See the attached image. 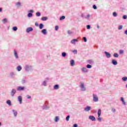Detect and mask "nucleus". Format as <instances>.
I'll list each match as a JSON object with an SVG mask.
<instances>
[{
	"label": "nucleus",
	"instance_id": "obj_22",
	"mask_svg": "<svg viewBox=\"0 0 127 127\" xmlns=\"http://www.w3.org/2000/svg\"><path fill=\"white\" fill-rule=\"evenodd\" d=\"M59 120H60L59 117L56 116V117H55V122L56 123H57L58 122H59Z\"/></svg>",
	"mask_w": 127,
	"mask_h": 127
},
{
	"label": "nucleus",
	"instance_id": "obj_29",
	"mask_svg": "<svg viewBox=\"0 0 127 127\" xmlns=\"http://www.w3.org/2000/svg\"><path fill=\"white\" fill-rule=\"evenodd\" d=\"M113 56L115 58H118V57H119V54H118V53H114Z\"/></svg>",
	"mask_w": 127,
	"mask_h": 127
},
{
	"label": "nucleus",
	"instance_id": "obj_39",
	"mask_svg": "<svg viewBox=\"0 0 127 127\" xmlns=\"http://www.w3.org/2000/svg\"><path fill=\"white\" fill-rule=\"evenodd\" d=\"M118 29H119V30H121L123 29V25L119 26Z\"/></svg>",
	"mask_w": 127,
	"mask_h": 127
},
{
	"label": "nucleus",
	"instance_id": "obj_14",
	"mask_svg": "<svg viewBox=\"0 0 127 127\" xmlns=\"http://www.w3.org/2000/svg\"><path fill=\"white\" fill-rule=\"evenodd\" d=\"M111 63H112L113 64L115 65H118V62L115 59L112 60Z\"/></svg>",
	"mask_w": 127,
	"mask_h": 127
},
{
	"label": "nucleus",
	"instance_id": "obj_48",
	"mask_svg": "<svg viewBox=\"0 0 127 127\" xmlns=\"http://www.w3.org/2000/svg\"><path fill=\"white\" fill-rule=\"evenodd\" d=\"M120 54H124V50H121L119 51Z\"/></svg>",
	"mask_w": 127,
	"mask_h": 127
},
{
	"label": "nucleus",
	"instance_id": "obj_59",
	"mask_svg": "<svg viewBox=\"0 0 127 127\" xmlns=\"http://www.w3.org/2000/svg\"><path fill=\"white\" fill-rule=\"evenodd\" d=\"M97 28H100V26L99 25H97Z\"/></svg>",
	"mask_w": 127,
	"mask_h": 127
},
{
	"label": "nucleus",
	"instance_id": "obj_26",
	"mask_svg": "<svg viewBox=\"0 0 127 127\" xmlns=\"http://www.w3.org/2000/svg\"><path fill=\"white\" fill-rule=\"evenodd\" d=\"M121 101H122V102L123 105H126V102H125V100L124 99V98L121 97Z\"/></svg>",
	"mask_w": 127,
	"mask_h": 127
},
{
	"label": "nucleus",
	"instance_id": "obj_12",
	"mask_svg": "<svg viewBox=\"0 0 127 127\" xmlns=\"http://www.w3.org/2000/svg\"><path fill=\"white\" fill-rule=\"evenodd\" d=\"M89 119L92 121V122H95L96 121V118H95L94 116H89Z\"/></svg>",
	"mask_w": 127,
	"mask_h": 127
},
{
	"label": "nucleus",
	"instance_id": "obj_58",
	"mask_svg": "<svg viewBox=\"0 0 127 127\" xmlns=\"http://www.w3.org/2000/svg\"><path fill=\"white\" fill-rule=\"evenodd\" d=\"M28 12H32V9H31L30 11H28Z\"/></svg>",
	"mask_w": 127,
	"mask_h": 127
},
{
	"label": "nucleus",
	"instance_id": "obj_62",
	"mask_svg": "<svg viewBox=\"0 0 127 127\" xmlns=\"http://www.w3.org/2000/svg\"><path fill=\"white\" fill-rule=\"evenodd\" d=\"M0 126H1V123L0 122Z\"/></svg>",
	"mask_w": 127,
	"mask_h": 127
},
{
	"label": "nucleus",
	"instance_id": "obj_23",
	"mask_svg": "<svg viewBox=\"0 0 127 127\" xmlns=\"http://www.w3.org/2000/svg\"><path fill=\"white\" fill-rule=\"evenodd\" d=\"M12 112L13 113L14 117H16V116H17V112L14 110H13Z\"/></svg>",
	"mask_w": 127,
	"mask_h": 127
},
{
	"label": "nucleus",
	"instance_id": "obj_56",
	"mask_svg": "<svg viewBox=\"0 0 127 127\" xmlns=\"http://www.w3.org/2000/svg\"><path fill=\"white\" fill-rule=\"evenodd\" d=\"M78 127V125H77V124H74L73 127Z\"/></svg>",
	"mask_w": 127,
	"mask_h": 127
},
{
	"label": "nucleus",
	"instance_id": "obj_54",
	"mask_svg": "<svg viewBox=\"0 0 127 127\" xmlns=\"http://www.w3.org/2000/svg\"><path fill=\"white\" fill-rule=\"evenodd\" d=\"M27 99H31V96H29V95H27Z\"/></svg>",
	"mask_w": 127,
	"mask_h": 127
},
{
	"label": "nucleus",
	"instance_id": "obj_17",
	"mask_svg": "<svg viewBox=\"0 0 127 127\" xmlns=\"http://www.w3.org/2000/svg\"><path fill=\"white\" fill-rule=\"evenodd\" d=\"M42 109H43V110H48V109H49V106L44 104V105L43 106H42Z\"/></svg>",
	"mask_w": 127,
	"mask_h": 127
},
{
	"label": "nucleus",
	"instance_id": "obj_60",
	"mask_svg": "<svg viewBox=\"0 0 127 127\" xmlns=\"http://www.w3.org/2000/svg\"><path fill=\"white\" fill-rule=\"evenodd\" d=\"M2 9H1V8H0V12H1V11H2Z\"/></svg>",
	"mask_w": 127,
	"mask_h": 127
},
{
	"label": "nucleus",
	"instance_id": "obj_25",
	"mask_svg": "<svg viewBox=\"0 0 127 127\" xmlns=\"http://www.w3.org/2000/svg\"><path fill=\"white\" fill-rule=\"evenodd\" d=\"M21 69H22V68L21 67V66L19 65L17 67V71H21Z\"/></svg>",
	"mask_w": 127,
	"mask_h": 127
},
{
	"label": "nucleus",
	"instance_id": "obj_44",
	"mask_svg": "<svg viewBox=\"0 0 127 127\" xmlns=\"http://www.w3.org/2000/svg\"><path fill=\"white\" fill-rule=\"evenodd\" d=\"M32 16V14L31 13H29L28 14V17H31Z\"/></svg>",
	"mask_w": 127,
	"mask_h": 127
},
{
	"label": "nucleus",
	"instance_id": "obj_35",
	"mask_svg": "<svg viewBox=\"0 0 127 127\" xmlns=\"http://www.w3.org/2000/svg\"><path fill=\"white\" fill-rule=\"evenodd\" d=\"M12 29L14 31H16V30H17V27L16 26L13 27Z\"/></svg>",
	"mask_w": 127,
	"mask_h": 127
},
{
	"label": "nucleus",
	"instance_id": "obj_57",
	"mask_svg": "<svg viewBox=\"0 0 127 127\" xmlns=\"http://www.w3.org/2000/svg\"><path fill=\"white\" fill-rule=\"evenodd\" d=\"M125 34H126L127 35V30H126L125 31Z\"/></svg>",
	"mask_w": 127,
	"mask_h": 127
},
{
	"label": "nucleus",
	"instance_id": "obj_43",
	"mask_svg": "<svg viewBox=\"0 0 127 127\" xmlns=\"http://www.w3.org/2000/svg\"><path fill=\"white\" fill-rule=\"evenodd\" d=\"M67 33H68V34H73V32H72L70 30H68V31H67Z\"/></svg>",
	"mask_w": 127,
	"mask_h": 127
},
{
	"label": "nucleus",
	"instance_id": "obj_55",
	"mask_svg": "<svg viewBox=\"0 0 127 127\" xmlns=\"http://www.w3.org/2000/svg\"><path fill=\"white\" fill-rule=\"evenodd\" d=\"M45 105L47 106V105H48V101H46L45 103Z\"/></svg>",
	"mask_w": 127,
	"mask_h": 127
},
{
	"label": "nucleus",
	"instance_id": "obj_27",
	"mask_svg": "<svg viewBox=\"0 0 127 127\" xmlns=\"http://www.w3.org/2000/svg\"><path fill=\"white\" fill-rule=\"evenodd\" d=\"M6 104L8 105V106H11V101H10V100H7L6 101Z\"/></svg>",
	"mask_w": 127,
	"mask_h": 127
},
{
	"label": "nucleus",
	"instance_id": "obj_8",
	"mask_svg": "<svg viewBox=\"0 0 127 127\" xmlns=\"http://www.w3.org/2000/svg\"><path fill=\"white\" fill-rule=\"evenodd\" d=\"M107 58H111L112 57V55L110 54L109 53H108L107 52H104Z\"/></svg>",
	"mask_w": 127,
	"mask_h": 127
},
{
	"label": "nucleus",
	"instance_id": "obj_41",
	"mask_svg": "<svg viewBox=\"0 0 127 127\" xmlns=\"http://www.w3.org/2000/svg\"><path fill=\"white\" fill-rule=\"evenodd\" d=\"M82 39L84 42H87V38H86L85 37H83Z\"/></svg>",
	"mask_w": 127,
	"mask_h": 127
},
{
	"label": "nucleus",
	"instance_id": "obj_42",
	"mask_svg": "<svg viewBox=\"0 0 127 127\" xmlns=\"http://www.w3.org/2000/svg\"><path fill=\"white\" fill-rule=\"evenodd\" d=\"M69 119H70V116L68 115V116L66 117V121L67 122H68Z\"/></svg>",
	"mask_w": 127,
	"mask_h": 127
},
{
	"label": "nucleus",
	"instance_id": "obj_19",
	"mask_svg": "<svg viewBox=\"0 0 127 127\" xmlns=\"http://www.w3.org/2000/svg\"><path fill=\"white\" fill-rule=\"evenodd\" d=\"M70 65L72 67L75 65V61L73 60L70 61Z\"/></svg>",
	"mask_w": 127,
	"mask_h": 127
},
{
	"label": "nucleus",
	"instance_id": "obj_10",
	"mask_svg": "<svg viewBox=\"0 0 127 127\" xmlns=\"http://www.w3.org/2000/svg\"><path fill=\"white\" fill-rule=\"evenodd\" d=\"M15 93H16V90L15 89H12L11 92V97H13V96H14V94H15Z\"/></svg>",
	"mask_w": 127,
	"mask_h": 127
},
{
	"label": "nucleus",
	"instance_id": "obj_37",
	"mask_svg": "<svg viewBox=\"0 0 127 127\" xmlns=\"http://www.w3.org/2000/svg\"><path fill=\"white\" fill-rule=\"evenodd\" d=\"M71 52H72V53H74V54H77V50H72V51H71Z\"/></svg>",
	"mask_w": 127,
	"mask_h": 127
},
{
	"label": "nucleus",
	"instance_id": "obj_24",
	"mask_svg": "<svg viewBox=\"0 0 127 127\" xmlns=\"http://www.w3.org/2000/svg\"><path fill=\"white\" fill-rule=\"evenodd\" d=\"M42 20H43V21H45L46 20H47V19H48V17H43L41 18Z\"/></svg>",
	"mask_w": 127,
	"mask_h": 127
},
{
	"label": "nucleus",
	"instance_id": "obj_7",
	"mask_svg": "<svg viewBox=\"0 0 127 127\" xmlns=\"http://www.w3.org/2000/svg\"><path fill=\"white\" fill-rule=\"evenodd\" d=\"M49 79L46 78L42 83V86H44L45 87L47 85V81H48Z\"/></svg>",
	"mask_w": 127,
	"mask_h": 127
},
{
	"label": "nucleus",
	"instance_id": "obj_16",
	"mask_svg": "<svg viewBox=\"0 0 127 127\" xmlns=\"http://www.w3.org/2000/svg\"><path fill=\"white\" fill-rule=\"evenodd\" d=\"M41 32L44 34V35H46L47 34V30H46V29H44L41 31Z\"/></svg>",
	"mask_w": 127,
	"mask_h": 127
},
{
	"label": "nucleus",
	"instance_id": "obj_32",
	"mask_svg": "<svg viewBox=\"0 0 127 127\" xmlns=\"http://www.w3.org/2000/svg\"><path fill=\"white\" fill-rule=\"evenodd\" d=\"M88 63H89V64H93V63H94V61L92 60H89L88 61Z\"/></svg>",
	"mask_w": 127,
	"mask_h": 127
},
{
	"label": "nucleus",
	"instance_id": "obj_50",
	"mask_svg": "<svg viewBox=\"0 0 127 127\" xmlns=\"http://www.w3.org/2000/svg\"><path fill=\"white\" fill-rule=\"evenodd\" d=\"M14 75V73H13V72H11L10 73V76H11L12 77H13Z\"/></svg>",
	"mask_w": 127,
	"mask_h": 127
},
{
	"label": "nucleus",
	"instance_id": "obj_4",
	"mask_svg": "<svg viewBox=\"0 0 127 127\" xmlns=\"http://www.w3.org/2000/svg\"><path fill=\"white\" fill-rule=\"evenodd\" d=\"M32 66H31V65L27 64L25 65V66L24 67V69L25 70V71H29L30 70H31V68Z\"/></svg>",
	"mask_w": 127,
	"mask_h": 127
},
{
	"label": "nucleus",
	"instance_id": "obj_49",
	"mask_svg": "<svg viewBox=\"0 0 127 127\" xmlns=\"http://www.w3.org/2000/svg\"><path fill=\"white\" fill-rule=\"evenodd\" d=\"M112 112H113V113H116V109L112 108Z\"/></svg>",
	"mask_w": 127,
	"mask_h": 127
},
{
	"label": "nucleus",
	"instance_id": "obj_6",
	"mask_svg": "<svg viewBox=\"0 0 127 127\" xmlns=\"http://www.w3.org/2000/svg\"><path fill=\"white\" fill-rule=\"evenodd\" d=\"M14 56L16 59H18V58H19L18 54H17V52L15 50H14Z\"/></svg>",
	"mask_w": 127,
	"mask_h": 127
},
{
	"label": "nucleus",
	"instance_id": "obj_30",
	"mask_svg": "<svg viewBox=\"0 0 127 127\" xmlns=\"http://www.w3.org/2000/svg\"><path fill=\"white\" fill-rule=\"evenodd\" d=\"M67 55V54L65 52H63L62 53V56L63 57H66V56Z\"/></svg>",
	"mask_w": 127,
	"mask_h": 127
},
{
	"label": "nucleus",
	"instance_id": "obj_46",
	"mask_svg": "<svg viewBox=\"0 0 127 127\" xmlns=\"http://www.w3.org/2000/svg\"><path fill=\"white\" fill-rule=\"evenodd\" d=\"M16 5H17V6H20V2H18L16 3Z\"/></svg>",
	"mask_w": 127,
	"mask_h": 127
},
{
	"label": "nucleus",
	"instance_id": "obj_36",
	"mask_svg": "<svg viewBox=\"0 0 127 127\" xmlns=\"http://www.w3.org/2000/svg\"><path fill=\"white\" fill-rule=\"evenodd\" d=\"M36 16H40V15H41V13L39 12H37L36 13Z\"/></svg>",
	"mask_w": 127,
	"mask_h": 127
},
{
	"label": "nucleus",
	"instance_id": "obj_21",
	"mask_svg": "<svg viewBox=\"0 0 127 127\" xmlns=\"http://www.w3.org/2000/svg\"><path fill=\"white\" fill-rule=\"evenodd\" d=\"M55 90H58L59 89V85L56 84L54 86Z\"/></svg>",
	"mask_w": 127,
	"mask_h": 127
},
{
	"label": "nucleus",
	"instance_id": "obj_9",
	"mask_svg": "<svg viewBox=\"0 0 127 127\" xmlns=\"http://www.w3.org/2000/svg\"><path fill=\"white\" fill-rule=\"evenodd\" d=\"M24 89H25L24 86H19L17 87V91H24Z\"/></svg>",
	"mask_w": 127,
	"mask_h": 127
},
{
	"label": "nucleus",
	"instance_id": "obj_1",
	"mask_svg": "<svg viewBox=\"0 0 127 127\" xmlns=\"http://www.w3.org/2000/svg\"><path fill=\"white\" fill-rule=\"evenodd\" d=\"M102 114V110L101 109H99L97 112V115L98 118H97L98 122H102V118H101V115Z\"/></svg>",
	"mask_w": 127,
	"mask_h": 127
},
{
	"label": "nucleus",
	"instance_id": "obj_61",
	"mask_svg": "<svg viewBox=\"0 0 127 127\" xmlns=\"http://www.w3.org/2000/svg\"><path fill=\"white\" fill-rule=\"evenodd\" d=\"M35 25H36V26L38 25V23H35Z\"/></svg>",
	"mask_w": 127,
	"mask_h": 127
},
{
	"label": "nucleus",
	"instance_id": "obj_28",
	"mask_svg": "<svg viewBox=\"0 0 127 127\" xmlns=\"http://www.w3.org/2000/svg\"><path fill=\"white\" fill-rule=\"evenodd\" d=\"M43 27H44V25H43V24L41 23L39 25V28L40 29H42L43 28Z\"/></svg>",
	"mask_w": 127,
	"mask_h": 127
},
{
	"label": "nucleus",
	"instance_id": "obj_33",
	"mask_svg": "<svg viewBox=\"0 0 127 127\" xmlns=\"http://www.w3.org/2000/svg\"><path fill=\"white\" fill-rule=\"evenodd\" d=\"M3 23H6L7 22V19L4 18L2 20Z\"/></svg>",
	"mask_w": 127,
	"mask_h": 127
},
{
	"label": "nucleus",
	"instance_id": "obj_11",
	"mask_svg": "<svg viewBox=\"0 0 127 127\" xmlns=\"http://www.w3.org/2000/svg\"><path fill=\"white\" fill-rule=\"evenodd\" d=\"M81 71L82 73H88L89 70L86 67H82L81 68Z\"/></svg>",
	"mask_w": 127,
	"mask_h": 127
},
{
	"label": "nucleus",
	"instance_id": "obj_3",
	"mask_svg": "<svg viewBox=\"0 0 127 127\" xmlns=\"http://www.w3.org/2000/svg\"><path fill=\"white\" fill-rule=\"evenodd\" d=\"M93 102H97L99 101V98L96 94H93Z\"/></svg>",
	"mask_w": 127,
	"mask_h": 127
},
{
	"label": "nucleus",
	"instance_id": "obj_31",
	"mask_svg": "<svg viewBox=\"0 0 127 127\" xmlns=\"http://www.w3.org/2000/svg\"><path fill=\"white\" fill-rule=\"evenodd\" d=\"M113 16H114V17H117V16H118V13H117L116 12H114L113 13Z\"/></svg>",
	"mask_w": 127,
	"mask_h": 127
},
{
	"label": "nucleus",
	"instance_id": "obj_34",
	"mask_svg": "<svg viewBox=\"0 0 127 127\" xmlns=\"http://www.w3.org/2000/svg\"><path fill=\"white\" fill-rule=\"evenodd\" d=\"M122 80L123 81H124V82H126L127 81V77H123L122 78Z\"/></svg>",
	"mask_w": 127,
	"mask_h": 127
},
{
	"label": "nucleus",
	"instance_id": "obj_15",
	"mask_svg": "<svg viewBox=\"0 0 127 127\" xmlns=\"http://www.w3.org/2000/svg\"><path fill=\"white\" fill-rule=\"evenodd\" d=\"M84 18H85V19H87V20H90V19L91 18V15H90V14L86 15L84 17Z\"/></svg>",
	"mask_w": 127,
	"mask_h": 127
},
{
	"label": "nucleus",
	"instance_id": "obj_38",
	"mask_svg": "<svg viewBox=\"0 0 127 127\" xmlns=\"http://www.w3.org/2000/svg\"><path fill=\"white\" fill-rule=\"evenodd\" d=\"M86 68H88V69H91V68H92V65L90 64H87L86 65Z\"/></svg>",
	"mask_w": 127,
	"mask_h": 127
},
{
	"label": "nucleus",
	"instance_id": "obj_18",
	"mask_svg": "<svg viewBox=\"0 0 127 127\" xmlns=\"http://www.w3.org/2000/svg\"><path fill=\"white\" fill-rule=\"evenodd\" d=\"M18 100L20 104H21V103L22 102V97H21V96H19L18 97Z\"/></svg>",
	"mask_w": 127,
	"mask_h": 127
},
{
	"label": "nucleus",
	"instance_id": "obj_13",
	"mask_svg": "<svg viewBox=\"0 0 127 127\" xmlns=\"http://www.w3.org/2000/svg\"><path fill=\"white\" fill-rule=\"evenodd\" d=\"M91 109H92V108L90 106H86L85 108H84V111H85V112H89V111H91Z\"/></svg>",
	"mask_w": 127,
	"mask_h": 127
},
{
	"label": "nucleus",
	"instance_id": "obj_40",
	"mask_svg": "<svg viewBox=\"0 0 127 127\" xmlns=\"http://www.w3.org/2000/svg\"><path fill=\"white\" fill-rule=\"evenodd\" d=\"M64 18H65V16H61V17L60 18V20H63V19H64Z\"/></svg>",
	"mask_w": 127,
	"mask_h": 127
},
{
	"label": "nucleus",
	"instance_id": "obj_45",
	"mask_svg": "<svg viewBox=\"0 0 127 127\" xmlns=\"http://www.w3.org/2000/svg\"><path fill=\"white\" fill-rule=\"evenodd\" d=\"M123 19H127V15H123Z\"/></svg>",
	"mask_w": 127,
	"mask_h": 127
},
{
	"label": "nucleus",
	"instance_id": "obj_52",
	"mask_svg": "<svg viewBox=\"0 0 127 127\" xmlns=\"http://www.w3.org/2000/svg\"><path fill=\"white\" fill-rule=\"evenodd\" d=\"M59 29V27L58 26H55V30L57 31Z\"/></svg>",
	"mask_w": 127,
	"mask_h": 127
},
{
	"label": "nucleus",
	"instance_id": "obj_2",
	"mask_svg": "<svg viewBox=\"0 0 127 127\" xmlns=\"http://www.w3.org/2000/svg\"><path fill=\"white\" fill-rule=\"evenodd\" d=\"M80 87L81 91H82V92H85V91L87 90L86 87L85 86V84H84V83H80Z\"/></svg>",
	"mask_w": 127,
	"mask_h": 127
},
{
	"label": "nucleus",
	"instance_id": "obj_51",
	"mask_svg": "<svg viewBox=\"0 0 127 127\" xmlns=\"http://www.w3.org/2000/svg\"><path fill=\"white\" fill-rule=\"evenodd\" d=\"M26 80H25V79H22V84H24V83H26Z\"/></svg>",
	"mask_w": 127,
	"mask_h": 127
},
{
	"label": "nucleus",
	"instance_id": "obj_47",
	"mask_svg": "<svg viewBox=\"0 0 127 127\" xmlns=\"http://www.w3.org/2000/svg\"><path fill=\"white\" fill-rule=\"evenodd\" d=\"M87 29H90L91 28V26L90 25H88L86 26Z\"/></svg>",
	"mask_w": 127,
	"mask_h": 127
},
{
	"label": "nucleus",
	"instance_id": "obj_53",
	"mask_svg": "<svg viewBox=\"0 0 127 127\" xmlns=\"http://www.w3.org/2000/svg\"><path fill=\"white\" fill-rule=\"evenodd\" d=\"M93 8H94V9H97V6H96V5H93Z\"/></svg>",
	"mask_w": 127,
	"mask_h": 127
},
{
	"label": "nucleus",
	"instance_id": "obj_5",
	"mask_svg": "<svg viewBox=\"0 0 127 127\" xmlns=\"http://www.w3.org/2000/svg\"><path fill=\"white\" fill-rule=\"evenodd\" d=\"M78 41L79 39H74L70 41V43H71V44H73V45H76V42H78Z\"/></svg>",
	"mask_w": 127,
	"mask_h": 127
},
{
	"label": "nucleus",
	"instance_id": "obj_20",
	"mask_svg": "<svg viewBox=\"0 0 127 127\" xmlns=\"http://www.w3.org/2000/svg\"><path fill=\"white\" fill-rule=\"evenodd\" d=\"M30 31H32V27H29L27 28L26 32L28 33L29 32H30Z\"/></svg>",
	"mask_w": 127,
	"mask_h": 127
}]
</instances>
